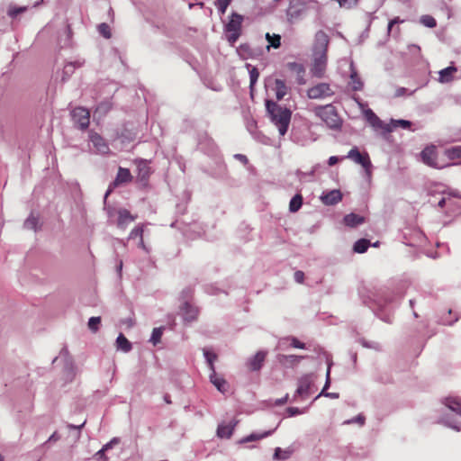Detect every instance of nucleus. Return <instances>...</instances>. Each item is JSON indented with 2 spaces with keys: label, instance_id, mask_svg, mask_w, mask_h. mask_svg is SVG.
Masks as SVG:
<instances>
[{
  "label": "nucleus",
  "instance_id": "35",
  "mask_svg": "<svg viewBox=\"0 0 461 461\" xmlns=\"http://www.w3.org/2000/svg\"><path fill=\"white\" fill-rule=\"evenodd\" d=\"M233 427L221 424L217 429V435L220 438H230L232 435Z\"/></svg>",
  "mask_w": 461,
  "mask_h": 461
},
{
  "label": "nucleus",
  "instance_id": "14",
  "mask_svg": "<svg viewBox=\"0 0 461 461\" xmlns=\"http://www.w3.org/2000/svg\"><path fill=\"white\" fill-rule=\"evenodd\" d=\"M312 375H304L298 380V387L296 394L305 396L310 393L311 386L312 385Z\"/></svg>",
  "mask_w": 461,
  "mask_h": 461
},
{
  "label": "nucleus",
  "instance_id": "43",
  "mask_svg": "<svg viewBox=\"0 0 461 461\" xmlns=\"http://www.w3.org/2000/svg\"><path fill=\"white\" fill-rule=\"evenodd\" d=\"M204 357L209 364L211 371H214L213 361L217 358L216 354L209 352V351H205Z\"/></svg>",
  "mask_w": 461,
  "mask_h": 461
},
{
  "label": "nucleus",
  "instance_id": "25",
  "mask_svg": "<svg viewBox=\"0 0 461 461\" xmlns=\"http://www.w3.org/2000/svg\"><path fill=\"white\" fill-rule=\"evenodd\" d=\"M445 404L448 409L461 415V400L457 397H447Z\"/></svg>",
  "mask_w": 461,
  "mask_h": 461
},
{
  "label": "nucleus",
  "instance_id": "29",
  "mask_svg": "<svg viewBox=\"0 0 461 461\" xmlns=\"http://www.w3.org/2000/svg\"><path fill=\"white\" fill-rule=\"evenodd\" d=\"M293 452H294V450L291 447H288L285 449H282L281 447H276L275 449V453H274V459L286 460L292 456Z\"/></svg>",
  "mask_w": 461,
  "mask_h": 461
},
{
  "label": "nucleus",
  "instance_id": "50",
  "mask_svg": "<svg viewBox=\"0 0 461 461\" xmlns=\"http://www.w3.org/2000/svg\"><path fill=\"white\" fill-rule=\"evenodd\" d=\"M287 411L290 414V416H294V415L300 414L299 409L295 408V407H289L287 409Z\"/></svg>",
  "mask_w": 461,
  "mask_h": 461
},
{
  "label": "nucleus",
  "instance_id": "30",
  "mask_svg": "<svg viewBox=\"0 0 461 461\" xmlns=\"http://www.w3.org/2000/svg\"><path fill=\"white\" fill-rule=\"evenodd\" d=\"M116 345L119 349L128 352L131 349V344L123 334H120L116 339Z\"/></svg>",
  "mask_w": 461,
  "mask_h": 461
},
{
  "label": "nucleus",
  "instance_id": "26",
  "mask_svg": "<svg viewBox=\"0 0 461 461\" xmlns=\"http://www.w3.org/2000/svg\"><path fill=\"white\" fill-rule=\"evenodd\" d=\"M349 85L354 91H360L363 88V82L355 69L351 70Z\"/></svg>",
  "mask_w": 461,
  "mask_h": 461
},
{
  "label": "nucleus",
  "instance_id": "15",
  "mask_svg": "<svg viewBox=\"0 0 461 461\" xmlns=\"http://www.w3.org/2000/svg\"><path fill=\"white\" fill-rule=\"evenodd\" d=\"M135 164L138 170V178L140 181H148L151 174V168L149 166L148 161L144 159H138L135 161Z\"/></svg>",
  "mask_w": 461,
  "mask_h": 461
},
{
  "label": "nucleus",
  "instance_id": "49",
  "mask_svg": "<svg viewBox=\"0 0 461 461\" xmlns=\"http://www.w3.org/2000/svg\"><path fill=\"white\" fill-rule=\"evenodd\" d=\"M294 280L299 283V284H302L304 280V273L303 271H296L294 273Z\"/></svg>",
  "mask_w": 461,
  "mask_h": 461
},
{
  "label": "nucleus",
  "instance_id": "17",
  "mask_svg": "<svg viewBox=\"0 0 461 461\" xmlns=\"http://www.w3.org/2000/svg\"><path fill=\"white\" fill-rule=\"evenodd\" d=\"M365 117L367 122L375 130H384L385 125L383 121L371 110L367 109L365 111Z\"/></svg>",
  "mask_w": 461,
  "mask_h": 461
},
{
  "label": "nucleus",
  "instance_id": "7",
  "mask_svg": "<svg viewBox=\"0 0 461 461\" xmlns=\"http://www.w3.org/2000/svg\"><path fill=\"white\" fill-rule=\"evenodd\" d=\"M327 67V53L314 52L312 74L316 77H322Z\"/></svg>",
  "mask_w": 461,
  "mask_h": 461
},
{
  "label": "nucleus",
  "instance_id": "10",
  "mask_svg": "<svg viewBox=\"0 0 461 461\" xmlns=\"http://www.w3.org/2000/svg\"><path fill=\"white\" fill-rule=\"evenodd\" d=\"M306 5L299 1L291 2L286 15L289 22L293 23L301 18L306 12Z\"/></svg>",
  "mask_w": 461,
  "mask_h": 461
},
{
  "label": "nucleus",
  "instance_id": "4",
  "mask_svg": "<svg viewBox=\"0 0 461 461\" xmlns=\"http://www.w3.org/2000/svg\"><path fill=\"white\" fill-rule=\"evenodd\" d=\"M348 158L352 159L355 163L361 165L368 177L372 175V163L367 153H360L357 148H353L349 150Z\"/></svg>",
  "mask_w": 461,
  "mask_h": 461
},
{
  "label": "nucleus",
  "instance_id": "6",
  "mask_svg": "<svg viewBox=\"0 0 461 461\" xmlns=\"http://www.w3.org/2000/svg\"><path fill=\"white\" fill-rule=\"evenodd\" d=\"M333 95V90L330 88V86L327 83H319L310 87L307 91V95L311 99H321L331 96Z\"/></svg>",
  "mask_w": 461,
  "mask_h": 461
},
{
  "label": "nucleus",
  "instance_id": "46",
  "mask_svg": "<svg viewBox=\"0 0 461 461\" xmlns=\"http://www.w3.org/2000/svg\"><path fill=\"white\" fill-rule=\"evenodd\" d=\"M403 23V20H401L399 17H395L393 18V20H391L388 23V28H387V31H388V34H390L393 29V26L397 23Z\"/></svg>",
  "mask_w": 461,
  "mask_h": 461
},
{
  "label": "nucleus",
  "instance_id": "37",
  "mask_svg": "<svg viewBox=\"0 0 461 461\" xmlns=\"http://www.w3.org/2000/svg\"><path fill=\"white\" fill-rule=\"evenodd\" d=\"M420 23L428 28H434L437 25L435 18L429 14L422 15L420 17Z\"/></svg>",
  "mask_w": 461,
  "mask_h": 461
},
{
  "label": "nucleus",
  "instance_id": "16",
  "mask_svg": "<svg viewBox=\"0 0 461 461\" xmlns=\"http://www.w3.org/2000/svg\"><path fill=\"white\" fill-rule=\"evenodd\" d=\"M181 311L184 320L187 322L195 321L199 313L198 309L188 303H184Z\"/></svg>",
  "mask_w": 461,
  "mask_h": 461
},
{
  "label": "nucleus",
  "instance_id": "58",
  "mask_svg": "<svg viewBox=\"0 0 461 461\" xmlns=\"http://www.w3.org/2000/svg\"><path fill=\"white\" fill-rule=\"evenodd\" d=\"M358 422H360L361 424L364 423V419L363 418H358Z\"/></svg>",
  "mask_w": 461,
  "mask_h": 461
},
{
  "label": "nucleus",
  "instance_id": "34",
  "mask_svg": "<svg viewBox=\"0 0 461 461\" xmlns=\"http://www.w3.org/2000/svg\"><path fill=\"white\" fill-rule=\"evenodd\" d=\"M369 246H370V241L368 240H366V239L358 240L354 244V251L357 253H364L367 250Z\"/></svg>",
  "mask_w": 461,
  "mask_h": 461
},
{
  "label": "nucleus",
  "instance_id": "59",
  "mask_svg": "<svg viewBox=\"0 0 461 461\" xmlns=\"http://www.w3.org/2000/svg\"><path fill=\"white\" fill-rule=\"evenodd\" d=\"M52 439H55V434H53L52 436H50V438H49V441L52 440Z\"/></svg>",
  "mask_w": 461,
  "mask_h": 461
},
{
  "label": "nucleus",
  "instance_id": "12",
  "mask_svg": "<svg viewBox=\"0 0 461 461\" xmlns=\"http://www.w3.org/2000/svg\"><path fill=\"white\" fill-rule=\"evenodd\" d=\"M330 39L323 31H318L315 33L314 52L327 53Z\"/></svg>",
  "mask_w": 461,
  "mask_h": 461
},
{
  "label": "nucleus",
  "instance_id": "55",
  "mask_svg": "<svg viewBox=\"0 0 461 461\" xmlns=\"http://www.w3.org/2000/svg\"><path fill=\"white\" fill-rule=\"evenodd\" d=\"M109 447V445H105L101 450L97 452V455L100 456H103L104 454V451Z\"/></svg>",
  "mask_w": 461,
  "mask_h": 461
},
{
  "label": "nucleus",
  "instance_id": "13",
  "mask_svg": "<svg viewBox=\"0 0 461 461\" xmlns=\"http://www.w3.org/2000/svg\"><path fill=\"white\" fill-rule=\"evenodd\" d=\"M89 139L95 148L96 152L101 154H107L109 152V146L100 134L91 131L89 132Z\"/></svg>",
  "mask_w": 461,
  "mask_h": 461
},
{
  "label": "nucleus",
  "instance_id": "19",
  "mask_svg": "<svg viewBox=\"0 0 461 461\" xmlns=\"http://www.w3.org/2000/svg\"><path fill=\"white\" fill-rule=\"evenodd\" d=\"M210 381L221 393H224L228 391V383L224 378L219 376L215 370L212 371V374L210 375Z\"/></svg>",
  "mask_w": 461,
  "mask_h": 461
},
{
  "label": "nucleus",
  "instance_id": "45",
  "mask_svg": "<svg viewBox=\"0 0 461 461\" xmlns=\"http://www.w3.org/2000/svg\"><path fill=\"white\" fill-rule=\"evenodd\" d=\"M288 67L290 69L296 71L299 74L304 73V68H303V65H301V64H298L295 62H291V63H288Z\"/></svg>",
  "mask_w": 461,
  "mask_h": 461
},
{
  "label": "nucleus",
  "instance_id": "39",
  "mask_svg": "<svg viewBox=\"0 0 461 461\" xmlns=\"http://www.w3.org/2000/svg\"><path fill=\"white\" fill-rule=\"evenodd\" d=\"M232 0H216L215 5L217 6L221 14H224L228 6Z\"/></svg>",
  "mask_w": 461,
  "mask_h": 461
},
{
  "label": "nucleus",
  "instance_id": "32",
  "mask_svg": "<svg viewBox=\"0 0 461 461\" xmlns=\"http://www.w3.org/2000/svg\"><path fill=\"white\" fill-rule=\"evenodd\" d=\"M303 204V196L300 194H296L290 201L289 210L292 212H296Z\"/></svg>",
  "mask_w": 461,
  "mask_h": 461
},
{
  "label": "nucleus",
  "instance_id": "20",
  "mask_svg": "<svg viewBox=\"0 0 461 461\" xmlns=\"http://www.w3.org/2000/svg\"><path fill=\"white\" fill-rule=\"evenodd\" d=\"M302 358L303 357L295 355H278L277 357V360L281 365L290 367L296 366Z\"/></svg>",
  "mask_w": 461,
  "mask_h": 461
},
{
  "label": "nucleus",
  "instance_id": "52",
  "mask_svg": "<svg viewBox=\"0 0 461 461\" xmlns=\"http://www.w3.org/2000/svg\"><path fill=\"white\" fill-rule=\"evenodd\" d=\"M398 123L401 126H402L403 128H407V127L411 126V122L409 121H405V120H400V121H398Z\"/></svg>",
  "mask_w": 461,
  "mask_h": 461
},
{
  "label": "nucleus",
  "instance_id": "62",
  "mask_svg": "<svg viewBox=\"0 0 461 461\" xmlns=\"http://www.w3.org/2000/svg\"><path fill=\"white\" fill-rule=\"evenodd\" d=\"M323 393H324V391L322 390V392L320 394H318V397H321V395Z\"/></svg>",
  "mask_w": 461,
  "mask_h": 461
},
{
  "label": "nucleus",
  "instance_id": "48",
  "mask_svg": "<svg viewBox=\"0 0 461 461\" xmlns=\"http://www.w3.org/2000/svg\"><path fill=\"white\" fill-rule=\"evenodd\" d=\"M291 346L295 348H304L305 344L298 340L296 338H293L291 340Z\"/></svg>",
  "mask_w": 461,
  "mask_h": 461
},
{
  "label": "nucleus",
  "instance_id": "40",
  "mask_svg": "<svg viewBox=\"0 0 461 461\" xmlns=\"http://www.w3.org/2000/svg\"><path fill=\"white\" fill-rule=\"evenodd\" d=\"M101 323V318L100 317H91L88 321V328L93 331L95 332L99 329V324Z\"/></svg>",
  "mask_w": 461,
  "mask_h": 461
},
{
  "label": "nucleus",
  "instance_id": "11",
  "mask_svg": "<svg viewBox=\"0 0 461 461\" xmlns=\"http://www.w3.org/2000/svg\"><path fill=\"white\" fill-rule=\"evenodd\" d=\"M267 351H258L256 355L252 357H250L247 361V367L249 371H258L262 367L266 357H267Z\"/></svg>",
  "mask_w": 461,
  "mask_h": 461
},
{
  "label": "nucleus",
  "instance_id": "1",
  "mask_svg": "<svg viewBox=\"0 0 461 461\" xmlns=\"http://www.w3.org/2000/svg\"><path fill=\"white\" fill-rule=\"evenodd\" d=\"M266 108L271 122L278 129L279 134L284 136L287 132L291 122V110L277 104L272 100L266 101Z\"/></svg>",
  "mask_w": 461,
  "mask_h": 461
},
{
  "label": "nucleus",
  "instance_id": "31",
  "mask_svg": "<svg viewBox=\"0 0 461 461\" xmlns=\"http://www.w3.org/2000/svg\"><path fill=\"white\" fill-rule=\"evenodd\" d=\"M271 433H272L271 430L265 431L263 433H252V434L243 438L240 440V442L241 443H247V442L259 440V439H262V438H265L268 437Z\"/></svg>",
  "mask_w": 461,
  "mask_h": 461
},
{
  "label": "nucleus",
  "instance_id": "24",
  "mask_svg": "<svg viewBox=\"0 0 461 461\" xmlns=\"http://www.w3.org/2000/svg\"><path fill=\"white\" fill-rule=\"evenodd\" d=\"M344 223L348 226V227H356L361 223L364 222L365 219L364 217L358 215V214H356V213H349V214H347L345 217H344Z\"/></svg>",
  "mask_w": 461,
  "mask_h": 461
},
{
  "label": "nucleus",
  "instance_id": "44",
  "mask_svg": "<svg viewBox=\"0 0 461 461\" xmlns=\"http://www.w3.org/2000/svg\"><path fill=\"white\" fill-rule=\"evenodd\" d=\"M358 0H339V4L341 7L351 8L356 6Z\"/></svg>",
  "mask_w": 461,
  "mask_h": 461
},
{
  "label": "nucleus",
  "instance_id": "38",
  "mask_svg": "<svg viewBox=\"0 0 461 461\" xmlns=\"http://www.w3.org/2000/svg\"><path fill=\"white\" fill-rule=\"evenodd\" d=\"M98 32L106 39H110L112 36L110 26L105 23L99 24Z\"/></svg>",
  "mask_w": 461,
  "mask_h": 461
},
{
  "label": "nucleus",
  "instance_id": "64",
  "mask_svg": "<svg viewBox=\"0 0 461 461\" xmlns=\"http://www.w3.org/2000/svg\"><path fill=\"white\" fill-rule=\"evenodd\" d=\"M0 461H4V457L0 456Z\"/></svg>",
  "mask_w": 461,
  "mask_h": 461
},
{
  "label": "nucleus",
  "instance_id": "51",
  "mask_svg": "<svg viewBox=\"0 0 461 461\" xmlns=\"http://www.w3.org/2000/svg\"><path fill=\"white\" fill-rule=\"evenodd\" d=\"M338 161H339L338 157L332 156V157H330V158H329L328 164H329L330 166H333V165L337 164V163H338Z\"/></svg>",
  "mask_w": 461,
  "mask_h": 461
},
{
  "label": "nucleus",
  "instance_id": "23",
  "mask_svg": "<svg viewBox=\"0 0 461 461\" xmlns=\"http://www.w3.org/2000/svg\"><path fill=\"white\" fill-rule=\"evenodd\" d=\"M135 220L136 216H133L127 209H120L118 211V226L122 227Z\"/></svg>",
  "mask_w": 461,
  "mask_h": 461
},
{
  "label": "nucleus",
  "instance_id": "22",
  "mask_svg": "<svg viewBox=\"0 0 461 461\" xmlns=\"http://www.w3.org/2000/svg\"><path fill=\"white\" fill-rule=\"evenodd\" d=\"M457 71V68L454 66H449L439 71L438 81L440 83H448L454 79V74Z\"/></svg>",
  "mask_w": 461,
  "mask_h": 461
},
{
  "label": "nucleus",
  "instance_id": "54",
  "mask_svg": "<svg viewBox=\"0 0 461 461\" xmlns=\"http://www.w3.org/2000/svg\"><path fill=\"white\" fill-rule=\"evenodd\" d=\"M329 384H330V369H328V371H327V381H326L325 386L323 388V391H325L328 388Z\"/></svg>",
  "mask_w": 461,
  "mask_h": 461
},
{
  "label": "nucleus",
  "instance_id": "53",
  "mask_svg": "<svg viewBox=\"0 0 461 461\" xmlns=\"http://www.w3.org/2000/svg\"><path fill=\"white\" fill-rule=\"evenodd\" d=\"M287 399H288V394H286L284 398H282L280 400H277L276 401V404L277 405H283V404H285L287 402Z\"/></svg>",
  "mask_w": 461,
  "mask_h": 461
},
{
  "label": "nucleus",
  "instance_id": "28",
  "mask_svg": "<svg viewBox=\"0 0 461 461\" xmlns=\"http://www.w3.org/2000/svg\"><path fill=\"white\" fill-rule=\"evenodd\" d=\"M444 153L449 160L461 159V146H453L446 149Z\"/></svg>",
  "mask_w": 461,
  "mask_h": 461
},
{
  "label": "nucleus",
  "instance_id": "21",
  "mask_svg": "<svg viewBox=\"0 0 461 461\" xmlns=\"http://www.w3.org/2000/svg\"><path fill=\"white\" fill-rule=\"evenodd\" d=\"M274 91L276 99L280 101L286 95L288 87L284 80L277 78L275 80Z\"/></svg>",
  "mask_w": 461,
  "mask_h": 461
},
{
  "label": "nucleus",
  "instance_id": "36",
  "mask_svg": "<svg viewBox=\"0 0 461 461\" xmlns=\"http://www.w3.org/2000/svg\"><path fill=\"white\" fill-rule=\"evenodd\" d=\"M39 220L33 214H31L24 221V228L28 230H36L38 227Z\"/></svg>",
  "mask_w": 461,
  "mask_h": 461
},
{
  "label": "nucleus",
  "instance_id": "56",
  "mask_svg": "<svg viewBox=\"0 0 461 461\" xmlns=\"http://www.w3.org/2000/svg\"><path fill=\"white\" fill-rule=\"evenodd\" d=\"M445 204H446V199H445V198H442V199L438 202V207H440V208H443Z\"/></svg>",
  "mask_w": 461,
  "mask_h": 461
},
{
  "label": "nucleus",
  "instance_id": "3",
  "mask_svg": "<svg viewBox=\"0 0 461 461\" xmlns=\"http://www.w3.org/2000/svg\"><path fill=\"white\" fill-rule=\"evenodd\" d=\"M243 22V16L237 14L232 13L230 15V21L225 26L226 32L228 33L227 38L228 41L233 44L235 43L241 34V26Z\"/></svg>",
  "mask_w": 461,
  "mask_h": 461
},
{
  "label": "nucleus",
  "instance_id": "33",
  "mask_svg": "<svg viewBox=\"0 0 461 461\" xmlns=\"http://www.w3.org/2000/svg\"><path fill=\"white\" fill-rule=\"evenodd\" d=\"M266 39L269 43L267 49H269V47L278 49L281 46V36L279 34H270L269 32H267L266 34Z\"/></svg>",
  "mask_w": 461,
  "mask_h": 461
},
{
  "label": "nucleus",
  "instance_id": "47",
  "mask_svg": "<svg viewBox=\"0 0 461 461\" xmlns=\"http://www.w3.org/2000/svg\"><path fill=\"white\" fill-rule=\"evenodd\" d=\"M250 84L254 85L255 82L258 80V77L259 76V73L257 68H253L250 72Z\"/></svg>",
  "mask_w": 461,
  "mask_h": 461
},
{
  "label": "nucleus",
  "instance_id": "8",
  "mask_svg": "<svg viewBox=\"0 0 461 461\" xmlns=\"http://www.w3.org/2000/svg\"><path fill=\"white\" fill-rule=\"evenodd\" d=\"M132 176L128 168L120 167L115 179L110 184L105 196H108L117 186L131 182Z\"/></svg>",
  "mask_w": 461,
  "mask_h": 461
},
{
  "label": "nucleus",
  "instance_id": "61",
  "mask_svg": "<svg viewBox=\"0 0 461 461\" xmlns=\"http://www.w3.org/2000/svg\"><path fill=\"white\" fill-rule=\"evenodd\" d=\"M166 402H167V403H170V402H170V400H168V398H166Z\"/></svg>",
  "mask_w": 461,
  "mask_h": 461
},
{
  "label": "nucleus",
  "instance_id": "18",
  "mask_svg": "<svg viewBox=\"0 0 461 461\" xmlns=\"http://www.w3.org/2000/svg\"><path fill=\"white\" fill-rule=\"evenodd\" d=\"M342 200V194L339 190H331L321 196V201L326 205H333Z\"/></svg>",
  "mask_w": 461,
  "mask_h": 461
},
{
  "label": "nucleus",
  "instance_id": "41",
  "mask_svg": "<svg viewBox=\"0 0 461 461\" xmlns=\"http://www.w3.org/2000/svg\"><path fill=\"white\" fill-rule=\"evenodd\" d=\"M26 10H27L26 6H22V7L10 6V8L8 9V15L12 18H14L18 14L25 12Z\"/></svg>",
  "mask_w": 461,
  "mask_h": 461
},
{
  "label": "nucleus",
  "instance_id": "60",
  "mask_svg": "<svg viewBox=\"0 0 461 461\" xmlns=\"http://www.w3.org/2000/svg\"><path fill=\"white\" fill-rule=\"evenodd\" d=\"M396 33H397V34H399V33H400V28H399V27H397V28H396Z\"/></svg>",
  "mask_w": 461,
  "mask_h": 461
},
{
  "label": "nucleus",
  "instance_id": "27",
  "mask_svg": "<svg viewBox=\"0 0 461 461\" xmlns=\"http://www.w3.org/2000/svg\"><path fill=\"white\" fill-rule=\"evenodd\" d=\"M143 228H144V226L140 225V226H137L134 229H132L131 231L130 232L129 238L130 239L139 238L140 239L139 246L141 249H146V246H145V243L143 240V232H144Z\"/></svg>",
  "mask_w": 461,
  "mask_h": 461
},
{
  "label": "nucleus",
  "instance_id": "5",
  "mask_svg": "<svg viewBox=\"0 0 461 461\" xmlns=\"http://www.w3.org/2000/svg\"><path fill=\"white\" fill-rule=\"evenodd\" d=\"M421 159L427 166L434 168H443L447 164L440 163L438 159L437 149L434 146L427 147L421 151Z\"/></svg>",
  "mask_w": 461,
  "mask_h": 461
},
{
  "label": "nucleus",
  "instance_id": "63",
  "mask_svg": "<svg viewBox=\"0 0 461 461\" xmlns=\"http://www.w3.org/2000/svg\"><path fill=\"white\" fill-rule=\"evenodd\" d=\"M399 91H402L403 93L405 91V88H401Z\"/></svg>",
  "mask_w": 461,
  "mask_h": 461
},
{
  "label": "nucleus",
  "instance_id": "2",
  "mask_svg": "<svg viewBox=\"0 0 461 461\" xmlns=\"http://www.w3.org/2000/svg\"><path fill=\"white\" fill-rule=\"evenodd\" d=\"M314 114L330 129L339 130L341 128L342 120L339 117L335 106L332 104L320 105L313 109Z\"/></svg>",
  "mask_w": 461,
  "mask_h": 461
},
{
  "label": "nucleus",
  "instance_id": "9",
  "mask_svg": "<svg viewBox=\"0 0 461 461\" xmlns=\"http://www.w3.org/2000/svg\"><path fill=\"white\" fill-rule=\"evenodd\" d=\"M72 117L81 130H86L89 126L90 113L83 107H77L72 111Z\"/></svg>",
  "mask_w": 461,
  "mask_h": 461
},
{
  "label": "nucleus",
  "instance_id": "57",
  "mask_svg": "<svg viewBox=\"0 0 461 461\" xmlns=\"http://www.w3.org/2000/svg\"><path fill=\"white\" fill-rule=\"evenodd\" d=\"M325 395L326 396H331V397H338V395L334 394V393H331V394L330 393H326Z\"/></svg>",
  "mask_w": 461,
  "mask_h": 461
},
{
  "label": "nucleus",
  "instance_id": "42",
  "mask_svg": "<svg viewBox=\"0 0 461 461\" xmlns=\"http://www.w3.org/2000/svg\"><path fill=\"white\" fill-rule=\"evenodd\" d=\"M162 333H163L162 328H155L153 330L152 335H151V341L153 342L154 345L160 342Z\"/></svg>",
  "mask_w": 461,
  "mask_h": 461
}]
</instances>
